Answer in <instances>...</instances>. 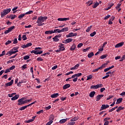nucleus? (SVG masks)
<instances>
[{"mask_svg": "<svg viewBox=\"0 0 125 125\" xmlns=\"http://www.w3.org/2000/svg\"><path fill=\"white\" fill-rule=\"evenodd\" d=\"M8 33H10V31L9 30L8 28V30H6V31H5L4 34H8Z\"/></svg>", "mask_w": 125, "mask_h": 125, "instance_id": "obj_63", "label": "nucleus"}, {"mask_svg": "<svg viewBox=\"0 0 125 125\" xmlns=\"http://www.w3.org/2000/svg\"><path fill=\"white\" fill-rule=\"evenodd\" d=\"M92 3H93V1L92 0L88 1L86 2V4H88V6H89V5H91V4H92Z\"/></svg>", "mask_w": 125, "mask_h": 125, "instance_id": "obj_30", "label": "nucleus"}, {"mask_svg": "<svg viewBox=\"0 0 125 125\" xmlns=\"http://www.w3.org/2000/svg\"><path fill=\"white\" fill-rule=\"evenodd\" d=\"M114 67L115 66L112 65L111 66L108 68H105L104 69V72H108V71H109V70H111V69H113V68H114Z\"/></svg>", "mask_w": 125, "mask_h": 125, "instance_id": "obj_14", "label": "nucleus"}, {"mask_svg": "<svg viewBox=\"0 0 125 125\" xmlns=\"http://www.w3.org/2000/svg\"><path fill=\"white\" fill-rule=\"evenodd\" d=\"M16 52H18V50H13V49H11V50H10V53L11 54V56L12 55V54H15V53H16Z\"/></svg>", "mask_w": 125, "mask_h": 125, "instance_id": "obj_19", "label": "nucleus"}, {"mask_svg": "<svg viewBox=\"0 0 125 125\" xmlns=\"http://www.w3.org/2000/svg\"><path fill=\"white\" fill-rule=\"evenodd\" d=\"M46 20H47V17L46 16H40L38 17L36 22V23L38 24L37 26H39V27H41V26H43V25H45V23H43V22Z\"/></svg>", "mask_w": 125, "mask_h": 125, "instance_id": "obj_1", "label": "nucleus"}, {"mask_svg": "<svg viewBox=\"0 0 125 125\" xmlns=\"http://www.w3.org/2000/svg\"><path fill=\"white\" fill-rule=\"evenodd\" d=\"M70 86H71L70 84H66L63 86V89H67V88H68Z\"/></svg>", "mask_w": 125, "mask_h": 125, "instance_id": "obj_17", "label": "nucleus"}, {"mask_svg": "<svg viewBox=\"0 0 125 125\" xmlns=\"http://www.w3.org/2000/svg\"><path fill=\"white\" fill-rule=\"evenodd\" d=\"M65 41H66V42L67 43H69V42H73V39L68 38V39H66Z\"/></svg>", "mask_w": 125, "mask_h": 125, "instance_id": "obj_25", "label": "nucleus"}, {"mask_svg": "<svg viewBox=\"0 0 125 125\" xmlns=\"http://www.w3.org/2000/svg\"><path fill=\"white\" fill-rule=\"evenodd\" d=\"M33 11L30 10L26 13H25V15H27V14H32V13H33Z\"/></svg>", "mask_w": 125, "mask_h": 125, "instance_id": "obj_45", "label": "nucleus"}, {"mask_svg": "<svg viewBox=\"0 0 125 125\" xmlns=\"http://www.w3.org/2000/svg\"><path fill=\"white\" fill-rule=\"evenodd\" d=\"M121 5H122V4L118 3L115 8H116V9H118V8H121Z\"/></svg>", "mask_w": 125, "mask_h": 125, "instance_id": "obj_50", "label": "nucleus"}, {"mask_svg": "<svg viewBox=\"0 0 125 125\" xmlns=\"http://www.w3.org/2000/svg\"><path fill=\"white\" fill-rule=\"evenodd\" d=\"M59 48H60V50H61V51H63L65 50V46Z\"/></svg>", "mask_w": 125, "mask_h": 125, "instance_id": "obj_56", "label": "nucleus"}, {"mask_svg": "<svg viewBox=\"0 0 125 125\" xmlns=\"http://www.w3.org/2000/svg\"><path fill=\"white\" fill-rule=\"evenodd\" d=\"M103 85L102 84H99L94 86L95 88L97 89L99 88V87H102Z\"/></svg>", "mask_w": 125, "mask_h": 125, "instance_id": "obj_23", "label": "nucleus"}, {"mask_svg": "<svg viewBox=\"0 0 125 125\" xmlns=\"http://www.w3.org/2000/svg\"><path fill=\"white\" fill-rule=\"evenodd\" d=\"M114 20H115V17L112 16L111 17V19L109 20V21H108L109 25H112V24H113V22L112 21H114Z\"/></svg>", "mask_w": 125, "mask_h": 125, "instance_id": "obj_12", "label": "nucleus"}, {"mask_svg": "<svg viewBox=\"0 0 125 125\" xmlns=\"http://www.w3.org/2000/svg\"><path fill=\"white\" fill-rule=\"evenodd\" d=\"M10 43H11V41L9 40L5 42V45H8V44H10Z\"/></svg>", "mask_w": 125, "mask_h": 125, "instance_id": "obj_37", "label": "nucleus"}, {"mask_svg": "<svg viewBox=\"0 0 125 125\" xmlns=\"http://www.w3.org/2000/svg\"><path fill=\"white\" fill-rule=\"evenodd\" d=\"M22 39H23V41H26V40H27V37L25 35L22 36Z\"/></svg>", "mask_w": 125, "mask_h": 125, "instance_id": "obj_60", "label": "nucleus"}, {"mask_svg": "<svg viewBox=\"0 0 125 125\" xmlns=\"http://www.w3.org/2000/svg\"><path fill=\"white\" fill-rule=\"evenodd\" d=\"M98 5H99V3L98 2H96L94 4V8H96V7L98 6Z\"/></svg>", "mask_w": 125, "mask_h": 125, "instance_id": "obj_48", "label": "nucleus"}, {"mask_svg": "<svg viewBox=\"0 0 125 125\" xmlns=\"http://www.w3.org/2000/svg\"><path fill=\"white\" fill-rule=\"evenodd\" d=\"M37 116H33L32 118V119H29L28 121H25V123H27V124H29V123H32L33 122H34V121L35 120V119H36V117Z\"/></svg>", "mask_w": 125, "mask_h": 125, "instance_id": "obj_9", "label": "nucleus"}, {"mask_svg": "<svg viewBox=\"0 0 125 125\" xmlns=\"http://www.w3.org/2000/svg\"><path fill=\"white\" fill-rule=\"evenodd\" d=\"M124 44H125V42H124L118 43L115 45V48H119V47H122V46H123Z\"/></svg>", "mask_w": 125, "mask_h": 125, "instance_id": "obj_8", "label": "nucleus"}, {"mask_svg": "<svg viewBox=\"0 0 125 125\" xmlns=\"http://www.w3.org/2000/svg\"><path fill=\"white\" fill-rule=\"evenodd\" d=\"M32 100H33L32 99H30L29 100H24V102L26 104V103H28V102H30L32 101Z\"/></svg>", "mask_w": 125, "mask_h": 125, "instance_id": "obj_49", "label": "nucleus"}, {"mask_svg": "<svg viewBox=\"0 0 125 125\" xmlns=\"http://www.w3.org/2000/svg\"><path fill=\"white\" fill-rule=\"evenodd\" d=\"M27 64H24L22 66L21 68H22V70H25V69H26L27 68Z\"/></svg>", "mask_w": 125, "mask_h": 125, "instance_id": "obj_47", "label": "nucleus"}, {"mask_svg": "<svg viewBox=\"0 0 125 125\" xmlns=\"http://www.w3.org/2000/svg\"><path fill=\"white\" fill-rule=\"evenodd\" d=\"M107 57V55H103L100 57L101 59H105Z\"/></svg>", "mask_w": 125, "mask_h": 125, "instance_id": "obj_36", "label": "nucleus"}, {"mask_svg": "<svg viewBox=\"0 0 125 125\" xmlns=\"http://www.w3.org/2000/svg\"><path fill=\"white\" fill-rule=\"evenodd\" d=\"M31 53H34V54L38 55V51H37V50H32L31 52Z\"/></svg>", "mask_w": 125, "mask_h": 125, "instance_id": "obj_44", "label": "nucleus"}, {"mask_svg": "<svg viewBox=\"0 0 125 125\" xmlns=\"http://www.w3.org/2000/svg\"><path fill=\"white\" fill-rule=\"evenodd\" d=\"M105 88L103 87V88H101L100 92H103L104 91V90H105Z\"/></svg>", "mask_w": 125, "mask_h": 125, "instance_id": "obj_64", "label": "nucleus"}, {"mask_svg": "<svg viewBox=\"0 0 125 125\" xmlns=\"http://www.w3.org/2000/svg\"><path fill=\"white\" fill-rule=\"evenodd\" d=\"M57 67H58L57 65H55L53 67H52V70H55L57 69Z\"/></svg>", "mask_w": 125, "mask_h": 125, "instance_id": "obj_62", "label": "nucleus"}, {"mask_svg": "<svg viewBox=\"0 0 125 125\" xmlns=\"http://www.w3.org/2000/svg\"><path fill=\"white\" fill-rule=\"evenodd\" d=\"M106 65H108V63H104L103 64H102L101 65V66H100L99 67V69H100V70H102L103 69H104V68H105L106 67Z\"/></svg>", "mask_w": 125, "mask_h": 125, "instance_id": "obj_15", "label": "nucleus"}, {"mask_svg": "<svg viewBox=\"0 0 125 125\" xmlns=\"http://www.w3.org/2000/svg\"><path fill=\"white\" fill-rule=\"evenodd\" d=\"M18 105H19V106H21V105H24V104H25V98H22L19 99L18 101Z\"/></svg>", "mask_w": 125, "mask_h": 125, "instance_id": "obj_4", "label": "nucleus"}, {"mask_svg": "<svg viewBox=\"0 0 125 125\" xmlns=\"http://www.w3.org/2000/svg\"><path fill=\"white\" fill-rule=\"evenodd\" d=\"M82 75V73H79L76 74H74L71 76V78H73L72 80L73 82H76L78 81V77H81Z\"/></svg>", "mask_w": 125, "mask_h": 125, "instance_id": "obj_3", "label": "nucleus"}, {"mask_svg": "<svg viewBox=\"0 0 125 125\" xmlns=\"http://www.w3.org/2000/svg\"><path fill=\"white\" fill-rule=\"evenodd\" d=\"M104 95H103V94L98 95L96 97V101H99V100H100V99H101V98H102V97H104Z\"/></svg>", "mask_w": 125, "mask_h": 125, "instance_id": "obj_10", "label": "nucleus"}, {"mask_svg": "<svg viewBox=\"0 0 125 125\" xmlns=\"http://www.w3.org/2000/svg\"><path fill=\"white\" fill-rule=\"evenodd\" d=\"M73 71H70L65 74V76H69V75H71V74H73Z\"/></svg>", "mask_w": 125, "mask_h": 125, "instance_id": "obj_59", "label": "nucleus"}, {"mask_svg": "<svg viewBox=\"0 0 125 125\" xmlns=\"http://www.w3.org/2000/svg\"><path fill=\"white\" fill-rule=\"evenodd\" d=\"M10 71H11V70H14V69H15V65H13L11 67L9 68Z\"/></svg>", "mask_w": 125, "mask_h": 125, "instance_id": "obj_54", "label": "nucleus"}, {"mask_svg": "<svg viewBox=\"0 0 125 125\" xmlns=\"http://www.w3.org/2000/svg\"><path fill=\"white\" fill-rule=\"evenodd\" d=\"M13 43L14 44H16V43H18V41H17V38L14 39Z\"/></svg>", "mask_w": 125, "mask_h": 125, "instance_id": "obj_41", "label": "nucleus"}, {"mask_svg": "<svg viewBox=\"0 0 125 125\" xmlns=\"http://www.w3.org/2000/svg\"><path fill=\"white\" fill-rule=\"evenodd\" d=\"M14 80H12L10 82L5 83V87H7L8 86H11L13 84Z\"/></svg>", "mask_w": 125, "mask_h": 125, "instance_id": "obj_7", "label": "nucleus"}, {"mask_svg": "<svg viewBox=\"0 0 125 125\" xmlns=\"http://www.w3.org/2000/svg\"><path fill=\"white\" fill-rule=\"evenodd\" d=\"M18 98H19V95H16L14 97H13L11 98V100H12L13 101L14 100H17Z\"/></svg>", "mask_w": 125, "mask_h": 125, "instance_id": "obj_16", "label": "nucleus"}, {"mask_svg": "<svg viewBox=\"0 0 125 125\" xmlns=\"http://www.w3.org/2000/svg\"><path fill=\"white\" fill-rule=\"evenodd\" d=\"M122 102H123V98H119L117 100L116 104H120V103H122Z\"/></svg>", "mask_w": 125, "mask_h": 125, "instance_id": "obj_20", "label": "nucleus"}, {"mask_svg": "<svg viewBox=\"0 0 125 125\" xmlns=\"http://www.w3.org/2000/svg\"><path fill=\"white\" fill-rule=\"evenodd\" d=\"M32 43L31 42H29V43H28L26 44V47H29V46H32Z\"/></svg>", "mask_w": 125, "mask_h": 125, "instance_id": "obj_51", "label": "nucleus"}, {"mask_svg": "<svg viewBox=\"0 0 125 125\" xmlns=\"http://www.w3.org/2000/svg\"><path fill=\"white\" fill-rule=\"evenodd\" d=\"M10 72V69L9 68L6 69L4 71L5 74H7V73H9Z\"/></svg>", "mask_w": 125, "mask_h": 125, "instance_id": "obj_52", "label": "nucleus"}, {"mask_svg": "<svg viewBox=\"0 0 125 125\" xmlns=\"http://www.w3.org/2000/svg\"><path fill=\"white\" fill-rule=\"evenodd\" d=\"M124 109H125V107H123L122 106H119L116 110V112H118V113H119L120 111H121V110H124Z\"/></svg>", "mask_w": 125, "mask_h": 125, "instance_id": "obj_21", "label": "nucleus"}, {"mask_svg": "<svg viewBox=\"0 0 125 125\" xmlns=\"http://www.w3.org/2000/svg\"><path fill=\"white\" fill-rule=\"evenodd\" d=\"M110 105L108 104H103L101 107V109L100 111H102V110H105V109H107V108H109Z\"/></svg>", "mask_w": 125, "mask_h": 125, "instance_id": "obj_6", "label": "nucleus"}, {"mask_svg": "<svg viewBox=\"0 0 125 125\" xmlns=\"http://www.w3.org/2000/svg\"><path fill=\"white\" fill-rule=\"evenodd\" d=\"M28 107H29V106H28V105H25V106H22V107H20V108H19V110H20V111H23V110H25V109H26V108H28Z\"/></svg>", "mask_w": 125, "mask_h": 125, "instance_id": "obj_22", "label": "nucleus"}, {"mask_svg": "<svg viewBox=\"0 0 125 125\" xmlns=\"http://www.w3.org/2000/svg\"><path fill=\"white\" fill-rule=\"evenodd\" d=\"M25 15H26V14H21L19 16L18 18L19 19H21V18H23L24 17V16H25Z\"/></svg>", "mask_w": 125, "mask_h": 125, "instance_id": "obj_31", "label": "nucleus"}, {"mask_svg": "<svg viewBox=\"0 0 125 125\" xmlns=\"http://www.w3.org/2000/svg\"><path fill=\"white\" fill-rule=\"evenodd\" d=\"M59 96V94L58 93H54L52 95H51L50 97L51 98H56Z\"/></svg>", "mask_w": 125, "mask_h": 125, "instance_id": "obj_11", "label": "nucleus"}, {"mask_svg": "<svg viewBox=\"0 0 125 125\" xmlns=\"http://www.w3.org/2000/svg\"><path fill=\"white\" fill-rule=\"evenodd\" d=\"M89 96L90 97H93V96H94V91L90 92Z\"/></svg>", "mask_w": 125, "mask_h": 125, "instance_id": "obj_32", "label": "nucleus"}, {"mask_svg": "<svg viewBox=\"0 0 125 125\" xmlns=\"http://www.w3.org/2000/svg\"><path fill=\"white\" fill-rule=\"evenodd\" d=\"M37 61H43V59L42 57H39L37 59Z\"/></svg>", "mask_w": 125, "mask_h": 125, "instance_id": "obj_46", "label": "nucleus"}, {"mask_svg": "<svg viewBox=\"0 0 125 125\" xmlns=\"http://www.w3.org/2000/svg\"><path fill=\"white\" fill-rule=\"evenodd\" d=\"M53 42H59V39L58 38V37H57V36H55L54 38H53Z\"/></svg>", "mask_w": 125, "mask_h": 125, "instance_id": "obj_27", "label": "nucleus"}, {"mask_svg": "<svg viewBox=\"0 0 125 125\" xmlns=\"http://www.w3.org/2000/svg\"><path fill=\"white\" fill-rule=\"evenodd\" d=\"M91 28H92V26L90 25L89 27H88L87 29L86 30V32L87 33H88V32H89V31H90V29H91Z\"/></svg>", "mask_w": 125, "mask_h": 125, "instance_id": "obj_34", "label": "nucleus"}, {"mask_svg": "<svg viewBox=\"0 0 125 125\" xmlns=\"http://www.w3.org/2000/svg\"><path fill=\"white\" fill-rule=\"evenodd\" d=\"M76 124V122H69L67 124V125H74Z\"/></svg>", "mask_w": 125, "mask_h": 125, "instance_id": "obj_53", "label": "nucleus"}, {"mask_svg": "<svg viewBox=\"0 0 125 125\" xmlns=\"http://www.w3.org/2000/svg\"><path fill=\"white\" fill-rule=\"evenodd\" d=\"M14 28H15V26H11L10 27L8 28V29H9L10 32H11L13 30V29H14Z\"/></svg>", "mask_w": 125, "mask_h": 125, "instance_id": "obj_35", "label": "nucleus"}, {"mask_svg": "<svg viewBox=\"0 0 125 125\" xmlns=\"http://www.w3.org/2000/svg\"><path fill=\"white\" fill-rule=\"evenodd\" d=\"M75 49H76V44L73 43L70 48V50H71V51H73Z\"/></svg>", "mask_w": 125, "mask_h": 125, "instance_id": "obj_18", "label": "nucleus"}, {"mask_svg": "<svg viewBox=\"0 0 125 125\" xmlns=\"http://www.w3.org/2000/svg\"><path fill=\"white\" fill-rule=\"evenodd\" d=\"M74 67L75 70H77V69H78V67H80V64H77L75 65Z\"/></svg>", "mask_w": 125, "mask_h": 125, "instance_id": "obj_57", "label": "nucleus"}, {"mask_svg": "<svg viewBox=\"0 0 125 125\" xmlns=\"http://www.w3.org/2000/svg\"><path fill=\"white\" fill-rule=\"evenodd\" d=\"M42 113H43V110L42 109V110H40L39 111L37 112V114L38 115H40V114H42Z\"/></svg>", "mask_w": 125, "mask_h": 125, "instance_id": "obj_43", "label": "nucleus"}, {"mask_svg": "<svg viewBox=\"0 0 125 125\" xmlns=\"http://www.w3.org/2000/svg\"><path fill=\"white\" fill-rule=\"evenodd\" d=\"M78 120H79V117H77L71 119L70 121L74 122H76V121H78Z\"/></svg>", "mask_w": 125, "mask_h": 125, "instance_id": "obj_26", "label": "nucleus"}, {"mask_svg": "<svg viewBox=\"0 0 125 125\" xmlns=\"http://www.w3.org/2000/svg\"><path fill=\"white\" fill-rule=\"evenodd\" d=\"M93 55H94V54L93 53V52H91L88 54V57L89 58H91L92 56H93Z\"/></svg>", "mask_w": 125, "mask_h": 125, "instance_id": "obj_29", "label": "nucleus"}, {"mask_svg": "<svg viewBox=\"0 0 125 125\" xmlns=\"http://www.w3.org/2000/svg\"><path fill=\"white\" fill-rule=\"evenodd\" d=\"M53 34V30H48L45 32V35H52Z\"/></svg>", "mask_w": 125, "mask_h": 125, "instance_id": "obj_13", "label": "nucleus"}, {"mask_svg": "<svg viewBox=\"0 0 125 125\" xmlns=\"http://www.w3.org/2000/svg\"><path fill=\"white\" fill-rule=\"evenodd\" d=\"M49 119L50 121H53V120H54V116H53V115H51L50 116Z\"/></svg>", "mask_w": 125, "mask_h": 125, "instance_id": "obj_38", "label": "nucleus"}, {"mask_svg": "<svg viewBox=\"0 0 125 125\" xmlns=\"http://www.w3.org/2000/svg\"><path fill=\"white\" fill-rule=\"evenodd\" d=\"M3 55H5V51H3L2 53L0 54V57H2Z\"/></svg>", "mask_w": 125, "mask_h": 125, "instance_id": "obj_39", "label": "nucleus"}, {"mask_svg": "<svg viewBox=\"0 0 125 125\" xmlns=\"http://www.w3.org/2000/svg\"><path fill=\"white\" fill-rule=\"evenodd\" d=\"M30 59V56L28 55H26L23 57L24 60H28V59Z\"/></svg>", "mask_w": 125, "mask_h": 125, "instance_id": "obj_33", "label": "nucleus"}, {"mask_svg": "<svg viewBox=\"0 0 125 125\" xmlns=\"http://www.w3.org/2000/svg\"><path fill=\"white\" fill-rule=\"evenodd\" d=\"M109 77H110L109 75H106L105 76L103 77V80H105V79H107L108 78H109Z\"/></svg>", "mask_w": 125, "mask_h": 125, "instance_id": "obj_55", "label": "nucleus"}, {"mask_svg": "<svg viewBox=\"0 0 125 125\" xmlns=\"http://www.w3.org/2000/svg\"><path fill=\"white\" fill-rule=\"evenodd\" d=\"M50 108H51V106H50V105L45 107V110H49V109H50Z\"/></svg>", "mask_w": 125, "mask_h": 125, "instance_id": "obj_58", "label": "nucleus"}, {"mask_svg": "<svg viewBox=\"0 0 125 125\" xmlns=\"http://www.w3.org/2000/svg\"><path fill=\"white\" fill-rule=\"evenodd\" d=\"M83 43H80L79 44H78L77 47L78 48H80L82 47V46H83Z\"/></svg>", "mask_w": 125, "mask_h": 125, "instance_id": "obj_40", "label": "nucleus"}, {"mask_svg": "<svg viewBox=\"0 0 125 125\" xmlns=\"http://www.w3.org/2000/svg\"><path fill=\"white\" fill-rule=\"evenodd\" d=\"M67 122V119H62L60 121V124H64Z\"/></svg>", "mask_w": 125, "mask_h": 125, "instance_id": "obj_24", "label": "nucleus"}, {"mask_svg": "<svg viewBox=\"0 0 125 125\" xmlns=\"http://www.w3.org/2000/svg\"><path fill=\"white\" fill-rule=\"evenodd\" d=\"M16 17H17V16H16L15 15H12V16H11V20H13L15 19Z\"/></svg>", "mask_w": 125, "mask_h": 125, "instance_id": "obj_42", "label": "nucleus"}, {"mask_svg": "<svg viewBox=\"0 0 125 125\" xmlns=\"http://www.w3.org/2000/svg\"><path fill=\"white\" fill-rule=\"evenodd\" d=\"M78 34L74 33L73 32L69 33L68 35L66 36V38H72V37L77 36Z\"/></svg>", "mask_w": 125, "mask_h": 125, "instance_id": "obj_5", "label": "nucleus"}, {"mask_svg": "<svg viewBox=\"0 0 125 125\" xmlns=\"http://www.w3.org/2000/svg\"><path fill=\"white\" fill-rule=\"evenodd\" d=\"M11 11V8H8L7 9H4L2 12L0 13L1 17H4L5 15H7L9 12Z\"/></svg>", "mask_w": 125, "mask_h": 125, "instance_id": "obj_2", "label": "nucleus"}, {"mask_svg": "<svg viewBox=\"0 0 125 125\" xmlns=\"http://www.w3.org/2000/svg\"><path fill=\"white\" fill-rule=\"evenodd\" d=\"M68 31H69V28H68V27H64L62 29V32H67Z\"/></svg>", "mask_w": 125, "mask_h": 125, "instance_id": "obj_28", "label": "nucleus"}, {"mask_svg": "<svg viewBox=\"0 0 125 125\" xmlns=\"http://www.w3.org/2000/svg\"><path fill=\"white\" fill-rule=\"evenodd\" d=\"M92 78V75H89V76H87V81L90 80V79H91Z\"/></svg>", "mask_w": 125, "mask_h": 125, "instance_id": "obj_61", "label": "nucleus"}]
</instances>
